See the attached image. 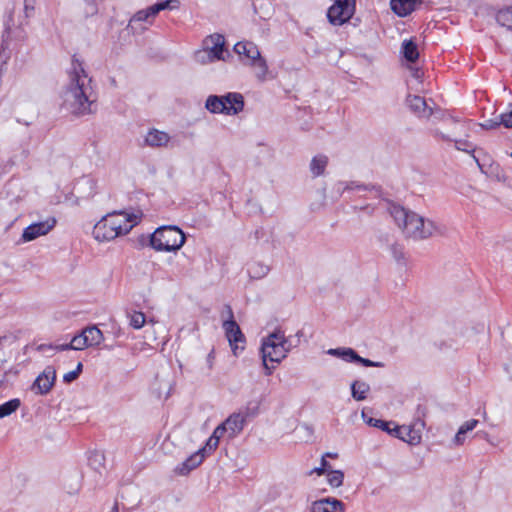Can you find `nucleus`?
Returning <instances> with one entry per match:
<instances>
[{
  "instance_id": "473e14b6",
  "label": "nucleus",
  "mask_w": 512,
  "mask_h": 512,
  "mask_svg": "<svg viewBox=\"0 0 512 512\" xmlns=\"http://www.w3.org/2000/svg\"><path fill=\"white\" fill-rule=\"evenodd\" d=\"M82 369H83V365H82L81 362H79L77 364L75 370L70 371V372L64 374L63 381L65 383H71L72 381L76 380L79 377V375L81 374Z\"/></svg>"
},
{
  "instance_id": "7ed1b4c3",
  "label": "nucleus",
  "mask_w": 512,
  "mask_h": 512,
  "mask_svg": "<svg viewBox=\"0 0 512 512\" xmlns=\"http://www.w3.org/2000/svg\"><path fill=\"white\" fill-rule=\"evenodd\" d=\"M390 213L409 238L423 240L432 237L437 232V226L433 221L425 219L415 212L407 211L403 207L392 206Z\"/></svg>"
},
{
  "instance_id": "a878e982",
  "label": "nucleus",
  "mask_w": 512,
  "mask_h": 512,
  "mask_svg": "<svg viewBox=\"0 0 512 512\" xmlns=\"http://www.w3.org/2000/svg\"><path fill=\"white\" fill-rule=\"evenodd\" d=\"M327 164L328 158L326 156H315L310 163V170L315 177L320 176L324 173Z\"/></svg>"
},
{
  "instance_id": "1a4fd4ad",
  "label": "nucleus",
  "mask_w": 512,
  "mask_h": 512,
  "mask_svg": "<svg viewBox=\"0 0 512 512\" xmlns=\"http://www.w3.org/2000/svg\"><path fill=\"white\" fill-rule=\"evenodd\" d=\"M356 0H334V4L328 9L327 17L333 25H343L354 15Z\"/></svg>"
},
{
  "instance_id": "3c124183",
  "label": "nucleus",
  "mask_w": 512,
  "mask_h": 512,
  "mask_svg": "<svg viewBox=\"0 0 512 512\" xmlns=\"http://www.w3.org/2000/svg\"><path fill=\"white\" fill-rule=\"evenodd\" d=\"M113 512H118V509H117V507H115V508H114V511H113Z\"/></svg>"
},
{
  "instance_id": "79ce46f5",
  "label": "nucleus",
  "mask_w": 512,
  "mask_h": 512,
  "mask_svg": "<svg viewBox=\"0 0 512 512\" xmlns=\"http://www.w3.org/2000/svg\"><path fill=\"white\" fill-rule=\"evenodd\" d=\"M214 360H215L214 350H211L209 352V354L207 355V359H206L207 366H208L209 370H212L213 365H214Z\"/></svg>"
},
{
  "instance_id": "f3484780",
  "label": "nucleus",
  "mask_w": 512,
  "mask_h": 512,
  "mask_svg": "<svg viewBox=\"0 0 512 512\" xmlns=\"http://www.w3.org/2000/svg\"><path fill=\"white\" fill-rule=\"evenodd\" d=\"M145 144L147 146L158 148L167 147L171 137L168 133L158 129H150L145 136Z\"/></svg>"
},
{
  "instance_id": "603ef678",
  "label": "nucleus",
  "mask_w": 512,
  "mask_h": 512,
  "mask_svg": "<svg viewBox=\"0 0 512 512\" xmlns=\"http://www.w3.org/2000/svg\"><path fill=\"white\" fill-rule=\"evenodd\" d=\"M511 157H512V152H511Z\"/></svg>"
},
{
  "instance_id": "ea45409f",
  "label": "nucleus",
  "mask_w": 512,
  "mask_h": 512,
  "mask_svg": "<svg viewBox=\"0 0 512 512\" xmlns=\"http://www.w3.org/2000/svg\"><path fill=\"white\" fill-rule=\"evenodd\" d=\"M226 431V426H224V424L222 423L221 425L215 428L212 436H216V438L220 440V438L224 435Z\"/></svg>"
},
{
  "instance_id": "20e7f679",
  "label": "nucleus",
  "mask_w": 512,
  "mask_h": 512,
  "mask_svg": "<svg viewBox=\"0 0 512 512\" xmlns=\"http://www.w3.org/2000/svg\"><path fill=\"white\" fill-rule=\"evenodd\" d=\"M185 239V234L178 227L162 226L151 235L150 245L159 252H173L184 245Z\"/></svg>"
},
{
  "instance_id": "c03bdc74",
  "label": "nucleus",
  "mask_w": 512,
  "mask_h": 512,
  "mask_svg": "<svg viewBox=\"0 0 512 512\" xmlns=\"http://www.w3.org/2000/svg\"><path fill=\"white\" fill-rule=\"evenodd\" d=\"M34 3L35 0H24V9L26 14H28L29 11L34 10Z\"/></svg>"
},
{
  "instance_id": "e433bc0d",
  "label": "nucleus",
  "mask_w": 512,
  "mask_h": 512,
  "mask_svg": "<svg viewBox=\"0 0 512 512\" xmlns=\"http://www.w3.org/2000/svg\"><path fill=\"white\" fill-rule=\"evenodd\" d=\"M70 346L72 347V350H84L85 348H88L79 335H75L72 338Z\"/></svg>"
},
{
  "instance_id": "4be33fe9",
  "label": "nucleus",
  "mask_w": 512,
  "mask_h": 512,
  "mask_svg": "<svg viewBox=\"0 0 512 512\" xmlns=\"http://www.w3.org/2000/svg\"><path fill=\"white\" fill-rule=\"evenodd\" d=\"M204 458H205V455L200 450H198L197 452L192 454L189 458H187L181 464V466L177 468V470L181 474H187L191 470L198 467L203 462Z\"/></svg>"
},
{
  "instance_id": "72a5a7b5",
  "label": "nucleus",
  "mask_w": 512,
  "mask_h": 512,
  "mask_svg": "<svg viewBox=\"0 0 512 512\" xmlns=\"http://www.w3.org/2000/svg\"><path fill=\"white\" fill-rule=\"evenodd\" d=\"M478 424V420L471 419L463 423L458 430H460V434H466L469 431H472Z\"/></svg>"
},
{
  "instance_id": "de8ad7c7",
  "label": "nucleus",
  "mask_w": 512,
  "mask_h": 512,
  "mask_svg": "<svg viewBox=\"0 0 512 512\" xmlns=\"http://www.w3.org/2000/svg\"><path fill=\"white\" fill-rule=\"evenodd\" d=\"M412 76L416 79H420L423 75V73L419 69H411Z\"/></svg>"
},
{
  "instance_id": "a18cd8bd",
  "label": "nucleus",
  "mask_w": 512,
  "mask_h": 512,
  "mask_svg": "<svg viewBox=\"0 0 512 512\" xmlns=\"http://www.w3.org/2000/svg\"><path fill=\"white\" fill-rule=\"evenodd\" d=\"M50 348H53L57 351H65V350H70L72 349V347L70 346V343H67V344H61V345H56V346H50Z\"/></svg>"
},
{
  "instance_id": "6e6552de",
  "label": "nucleus",
  "mask_w": 512,
  "mask_h": 512,
  "mask_svg": "<svg viewBox=\"0 0 512 512\" xmlns=\"http://www.w3.org/2000/svg\"><path fill=\"white\" fill-rule=\"evenodd\" d=\"M224 45L225 39L222 35H210L204 41V50L197 53L198 60L202 63L224 60Z\"/></svg>"
},
{
  "instance_id": "a19ab883",
  "label": "nucleus",
  "mask_w": 512,
  "mask_h": 512,
  "mask_svg": "<svg viewBox=\"0 0 512 512\" xmlns=\"http://www.w3.org/2000/svg\"><path fill=\"white\" fill-rule=\"evenodd\" d=\"M343 185H344V183L338 184V191H344L346 189H358V190L364 189V187H362L360 185H354V183H351V185L347 184L345 187H342Z\"/></svg>"
},
{
  "instance_id": "39448f33",
  "label": "nucleus",
  "mask_w": 512,
  "mask_h": 512,
  "mask_svg": "<svg viewBox=\"0 0 512 512\" xmlns=\"http://www.w3.org/2000/svg\"><path fill=\"white\" fill-rule=\"evenodd\" d=\"M290 348L287 344V340L282 331L277 330L266 338L263 339L261 352L263 365L266 369V374H271V369L269 368L267 361L279 363L282 359H284L289 352Z\"/></svg>"
},
{
  "instance_id": "58836bf2",
  "label": "nucleus",
  "mask_w": 512,
  "mask_h": 512,
  "mask_svg": "<svg viewBox=\"0 0 512 512\" xmlns=\"http://www.w3.org/2000/svg\"><path fill=\"white\" fill-rule=\"evenodd\" d=\"M370 425H373L375 427H379L383 430L389 431L388 423L384 422L382 420H373L372 418L368 421Z\"/></svg>"
},
{
  "instance_id": "8fccbe9b",
  "label": "nucleus",
  "mask_w": 512,
  "mask_h": 512,
  "mask_svg": "<svg viewBox=\"0 0 512 512\" xmlns=\"http://www.w3.org/2000/svg\"><path fill=\"white\" fill-rule=\"evenodd\" d=\"M324 456H325V457H326V456H328V457H333L334 455H333V454H331V453H326Z\"/></svg>"
},
{
  "instance_id": "6ab92c4d",
  "label": "nucleus",
  "mask_w": 512,
  "mask_h": 512,
  "mask_svg": "<svg viewBox=\"0 0 512 512\" xmlns=\"http://www.w3.org/2000/svg\"><path fill=\"white\" fill-rule=\"evenodd\" d=\"M421 0H391L390 6L395 14L405 17L412 13Z\"/></svg>"
},
{
  "instance_id": "49530a36",
  "label": "nucleus",
  "mask_w": 512,
  "mask_h": 512,
  "mask_svg": "<svg viewBox=\"0 0 512 512\" xmlns=\"http://www.w3.org/2000/svg\"><path fill=\"white\" fill-rule=\"evenodd\" d=\"M78 335L81 337V339H82V341L85 343V345H86L87 347H89V343H88V334H87V330H86V328H85V329H83V330L81 331V333H80V334H78Z\"/></svg>"
},
{
  "instance_id": "f704fd0d",
  "label": "nucleus",
  "mask_w": 512,
  "mask_h": 512,
  "mask_svg": "<svg viewBox=\"0 0 512 512\" xmlns=\"http://www.w3.org/2000/svg\"><path fill=\"white\" fill-rule=\"evenodd\" d=\"M329 467V463L326 461L325 456H323L321 459L320 467L314 468L312 471H310L309 475H311L312 473H316L317 475H323L324 473L329 472Z\"/></svg>"
},
{
  "instance_id": "9b49d317",
  "label": "nucleus",
  "mask_w": 512,
  "mask_h": 512,
  "mask_svg": "<svg viewBox=\"0 0 512 512\" xmlns=\"http://www.w3.org/2000/svg\"><path fill=\"white\" fill-rule=\"evenodd\" d=\"M230 317L233 318L232 310L229 308ZM226 338L235 356H238L244 350L245 336L239 325L233 320H227L223 323Z\"/></svg>"
},
{
  "instance_id": "aec40b11",
  "label": "nucleus",
  "mask_w": 512,
  "mask_h": 512,
  "mask_svg": "<svg viewBox=\"0 0 512 512\" xmlns=\"http://www.w3.org/2000/svg\"><path fill=\"white\" fill-rule=\"evenodd\" d=\"M245 421L246 417L242 413H234L230 415L223 424L226 426V430L230 433V436L234 437L243 430Z\"/></svg>"
},
{
  "instance_id": "a211bd4d",
  "label": "nucleus",
  "mask_w": 512,
  "mask_h": 512,
  "mask_svg": "<svg viewBox=\"0 0 512 512\" xmlns=\"http://www.w3.org/2000/svg\"><path fill=\"white\" fill-rule=\"evenodd\" d=\"M407 103L410 109L419 117L429 118L432 115V108H430L426 100L420 96L409 95L407 97Z\"/></svg>"
},
{
  "instance_id": "ddd939ff",
  "label": "nucleus",
  "mask_w": 512,
  "mask_h": 512,
  "mask_svg": "<svg viewBox=\"0 0 512 512\" xmlns=\"http://www.w3.org/2000/svg\"><path fill=\"white\" fill-rule=\"evenodd\" d=\"M327 354L335 357H339L346 362H358L365 367H384L382 362H374L372 360L359 356L352 348H331L327 351Z\"/></svg>"
},
{
  "instance_id": "4c0bfd02",
  "label": "nucleus",
  "mask_w": 512,
  "mask_h": 512,
  "mask_svg": "<svg viewBox=\"0 0 512 512\" xmlns=\"http://www.w3.org/2000/svg\"><path fill=\"white\" fill-rule=\"evenodd\" d=\"M484 129H496L501 125L500 118L489 119L480 124Z\"/></svg>"
},
{
  "instance_id": "c9c22d12",
  "label": "nucleus",
  "mask_w": 512,
  "mask_h": 512,
  "mask_svg": "<svg viewBox=\"0 0 512 512\" xmlns=\"http://www.w3.org/2000/svg\"><path fill=\"white\" fill-rule=\"evenodd\" d=\"M455 147L460 151H465L468 153L474 151L473 145L465 140H456Z\"/></svg>"
},
{
  "instance_id": "393cba45",
  "label": "nucleus",
  "mask_w": 512,
  "mask_h": 512,
  "mask_svg": "<svg viewBox=\"0 0 512 512\" xmlns=\"http://www.w3.org/2000/svg\"><path fill=\"white\" fill-rule=\"evenodd\" d=\"M270 271L269 266L261 262H253L248 267V274L252 279H261Z\"/></svg>"
},
{
  "instance_id": "f257e3e1",
  "label": "nucleus",
  "mask_w": 512,
  "mask_h": 512,
  "mask_svg": "<svg viewBox=\"0 0 512 512\" xmlns=\"http://www.w3.org/2000/svg\"><path fill=\"white\" fill-rule=\"evenodd\" d=\"M91 78L82 64L73 60L69 72V83L63 93L64 106L75 115H85L93 112L95 102Z\"/></svg>"
},
{
  "instance_id": "cd10ccee",
  "label": "nucleus",
  "mask_w": 512,
  "mask_h": 512,
  "mask_svg": "<svg viewBox=\"0 0 512 512\" xmlns=\"http://www.w3.org/2000/svg\"><path fill=\"white\" fill-rule=\"evenodd\" d=\"M89 347L98 346L104 340L102 331L96 326L86 327Z\"/></svg>"
},
{
  "instance_id": "c85d7f7f",
  "label": "nucleus",
  "mask_w": 512,
  "mask_h": 512,
  "mask_svg": "<svg viewBox=\"0 0 512 512\" xmlns=\"http://www.w3.org/2000/svg\"><path fill=\"white\" fill-rule=\"evenodd\" d=\"M21 402L19 399H11L0 405V419L11 415L16 412V410L20 407Z\"/></svg>"
},
{
  "instance_id": "c756f323",
  "label": "nucleus",
  "mask_w": 512,
  "mask_h": 512,
  "mask_svg": "<svg viewBox=\"0 0 512 512\" xmlns=\"http://www.w3.org/2000/svg\"><path fill=\"white\" fill-rule=\"evenodd\" d=\"M344 474L339 470H331L327 473V482L333 488H338L343 484Z\"/></svg>"
},
{
  "instance_id": "412c9836",
  "label": "nucleus",
  "mask_w": 512,
  "mask_h": 512,
  "mask_svg": "<svg viewBox=\"0 0 512 512\" xmlns=\"http://www.w3.org/2000/svg\"><path fill=\"white\" fill-rule=\"evenodd\" d=\"M204 458H205V455L200 450H198L197 452L192 454L189 458H187L181 464V466L177 468V470L181 474H187L191 470L198 467L203 462Z\"/></svg>"
},
{
  "instance_id": "2eb2a0df",
  "label": "nucleus",
  "mask_w": 512,
  "mask_h": 512,
  "mask_svg": "<svg viewBox=\"0 0 512 512\" xmlns=\"http://www.w3.org/2000/svg\"><path fill=\"white\" fill-rule=\"evenodd\" d=\"M424 427V422L421 420H417L413 426H400L397 427L396 433L397 436L403 441L416 445L421 441V430L420 428Z\"/></svg>"
},
{
  "instance_id": "2f4dec72",
  "label": "nucleus",
  "mask_w": 512,
  "mask_h": 512,
  "mask_svg": "<svg viewBox=\"0 0 512 512\" xmlns=\"http://www.w3.org/2000/svg\"><path fill=\"white\" fill-rule=\"evenodd\" d=\"M218 444L219 439H217L216 436L211 435L207 440L205 446L199 450L206 456V454H210L211 452H213L218 447Z\"/></svg>"
},
{
  "instance_id": "37998d69",
  "label": "nucleus",
  "mask_w": 512,
  "mask_h": 512,
  "mask_svg": "<svg viewBox=\"0 0 512 512\" xmlns=\"http://www.w3.org/2000/svg\"><path fill=\"white\" fill-rule=\"evenodd\" d=\"M464 441H465V434H460V430H458V432L456 433V435L454 437L455 445L460 446L464 443Z\"/></svg>"
},
{
  "instance_id": "dca6fc26",
  "label": "nucleus",
  "mask_w": 512,
  "mask_h": 512,
  "mask_svg": "<svg viewBox=\"0 0 512 512\" xmlns=\"http://www.w3.org/2000/svg\"><path fill=\"white\" fill-rule=\"evenodd\" d=\"M311 512H344V504L336 498H323L311 504Z\"/></svg>"
},
{
  "instance_id": "0eeeda50",
  "label": "nucleus",
  "mask_w": 512,
  "mask_h": 512,
  "mask_svg": "<svg viewBox=\"0 0 512 512\" xmlns=\"http://www.w3.org/2000/svg\"><path fill=\"white\" fill-rule=\"evenodd\" d=\"M205 107L211 113L236 115L243 110L244 99L239 93H228L225 96L210 95L206 100Z\"/></svg>"
},
{
  "instance_id": "423d86ee",
  "label": "nucleus",
  "mask_w": 512,
  "mask_h": 512,
  "mask_svg": "<svg viewBox=\"0 0 512 512\" xmlns=\"http://www.w3.org/2000/svg\"><path fill=\"white\" fill-rule=\"evenodd\" d=\"M234 51L245 64L251 65L255 68L256 77L258 79H265L268 73V66L265 59L261 57L258 47L253 42H238L234 45Z\"/></svg>"
},
{
  "instance_id": "7c9ffc66",
  "label": "nucleus",
  "mask_w": 512,
  "mask_h": 512,
  "mask_svg": "<svg viewBox=\"0 0 512 512\" xmlns=\"http://www.w3.org/2000/svg\"><path fill=\"white\" fill-rule=\"evenodd\" d=\"M146 322V316L140 311H134L129 315V324L134 329H140Z\"/></svg>"
},
{
  "instance_id": "bb28decb",
  "label": "nucleus",
  "mask_w": 512,
  "mask_h": 512,
  "mask_svg": "<svg viewBox=\"0 0 512 512\" xmlns=\"http://www.w3.org/2000/svg\"><path fill=\"white\" fill-rule=\"evenodd\" d=\"M496 21L499 25L512 30V7L499 10L496 14Z\"/></svg>"
},
{
  "instance_id": "4468645a",
  "label": "nucleus",
  "mask_w": 512,
  "mask_h": 512,
  "mask_svg": "<svg viewBox=\"0 0 512 512\" xmlns=\"http://www.w3.org/2000/svg\"><path fill=\"white\" fill-rule=\"evenodd\" d=\"M56 380V370L52 366H47L41 374L35 379L32 390L36 394L45 395L50 392Z\"/></svg>"
},
{
  "instance_id": "9d476101",
  "label": "nucleus",
  "mask_w": 512,
  "mask_h": 512,
  "mask_svg": "<svg viewBox=\"0 0 512 512\" xmlns=\"http://www.w3.org/2000/svg\"><path fill=\"white\" fill-rule=\"evenodd\" d=\"M179 7L178 0H166L164 2L156 3L149 6L146 9L139 10L136 12L129 21L128 28L133 29V24L136 22H148L152 23L153 19L158 15L160 11L169 9H177Z\"/></svg>"
},
{
  "instance_id": "b1692460",
  "label": "nucleus",
  "mask_w": 512,
  "mask_h": 512,
  "mask_svg": "<svg viewBox=\"0 0 512 512\" xmlns=\"http://www.w3.org/2000/svg\"><path fill=\"white\" fill-rule=\"evenodd\" d=\"M402 53L409 62H415L419 57L417 45L412 40H405L402 43Z\"/></svg>"
},
{
  "instance_id": "09e8293b",
  "label": "nucleus",
  "mask_w": 512,
  "mask_h": 512,
  "mask_svg": "<svg viewBox=\"0 0 512 512\" xmlns=\"http://www.w3.org/2000/svg\"><path fill=\"white\" fill-rule=\"evenodd\" d=\"M104 459L103 455L101 454H95L94 455V460L95 461H98L99 463Z\"/></svg>"
},
{
  "instance_id": "5701e85b",
  "label": "nucleus",
  "mask_w": 512,
  "mask_h": 512,
  "mask_svg": "<svg viewBox=\"0 0 512 512\" xmlns=\"http://www.w3.org/2000/svg\"><path fill=\"white\" fill-rule=\"evenodd\" d=\"M370 392V385L365 381L355 380L351 384V394L356 401H363Z\"/></svg>"
},
{
  "instance_id": "f03ea898",
  "label": "nucleus",
  "mask_w": 512,
  "mask_h": 512,
  "mask_svg": "<svg viewBox=\"0 0 512 512\" xmlns=\"http://www.w3.org/2000/svg\"><path fill=\"white\" fill-rule=\"evenodd\" d=\"M141 212L114 211L106 214L93 229L94 238L99 242L111 241L125 235L138 224Z\"/></svg>"
},
{
  "instance_id": "f8f14e48",
  "label": "nucleus",
  "mask_w": 512,
  "mask_h": 512,
  "mask_svg": "<svg viewBox=\"0 0 512 512\" xmlns=\"http://www.w3.org/2000/svg\"><path fill=\"white\" fill-rule=\"evenodd\" d=\"M56 225L55 218H49L45 221L33 223L26 227L21 235L20 241L22 243L30 242L40 236L48 234Z\"/></svg>"
}]
</instances>
